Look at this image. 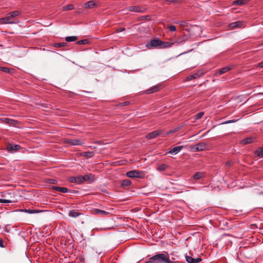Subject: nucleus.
I'll list each match as a JSON object with an SVG mask.
<instances>
[{
  "instance_id": "nucleus-37",
  "label": "nucleus",
  "mask_w": 263,
  "mask_h": 263,
  "mask_svg": "<svg viewBox=\"0 0 263 263\" xmlns=\"http://www.w3.org/2000/svg\"><path fill=\"white\" fill-rule=\"evenodd\" d=\"M77 183L81 184L83 183L82 176H78L76 177Z\"/></svg>"
},
{
  "instance_id": "nucleus-19",
  "label": "nucleus",
  "mask_w": 263,
  "mask_h": 263,
  "mask_svg": "<svg viewBox=\"0 0 263 263\" xmlns=\"http://www.w3.org/2000/svg\"><path fill=\"white\" fill-rule=\"evenodd\" d=\"M22 212L27 213L28 214H36L39 213L44 212L43 210H34V209H23L22 210Z\"/></svg>"
},
{
  "instance_id": "nucleus-46",
  "label": "nucleus",
  "mask_w": 263,
  "mask_h": 263,
  "mask_svg": "<svg viewBox=\"0 0 263 263\" xmlns=\"http://www.w3.org/2000/svg\"><path fill=\"white\" fill-rule=\"evenodd\" d=\"M0 247L4 248L5 246L4 245L3 240L2 239H0Z\"/></svg>"
},
{
  "instance_id": "nucleus-7",
  "label": "nucleus",
  "mask_w": 263,
  "mask_h": 263,
  "mask_svg": "<svg viewBox=\"0 0 263 263\" xmlns=\"http://www.w3.org/2000/svg\"><path fill=\"white\" fill-rule=\"evenodd\" d=\"M64 142L65 143L69 144L70 145H82L84 144L83 142L79 139H65L64 140Z\"/></svg>"
},
{
  "instance_id": "nucleus-45",
  "label": "nucleus",
  "mask_w": 263,
  "mask_h": 263,
  "mask_svg": "<svg viewBox=\"0 0 263 263\" xmlns=\"http://www.w3.org/2000/svg\"><path fill=\"white\" fill-rule=\"evenodd\" d=\"M235 122V120H229V121H226L223 123V124H228V123H233V122Z\"/></svg>"
},
{
  "instance_id": "nucleus-31",
  "label": "nucleus",
  "mask_w": 263,
  "mask_h": 263,
  "mask_svg": "<svg viewBox=\"0 0 263 263\" xmlns=\"http://www.w3.org/2000/svg\"><path fill=\"white\" fill-rule=\"evenodd\" d=\"M184 0H164V2L167 3L168 4H170L171 3L176 4L177 3H180Z\"/></svg>"
},
{
  "instance_id": "nucleus-51",
  "label": "nucleus",
  "mask_w": 263,
  "mask_h": 263,
  "mask_svg": "<svg viewBox=\"0 0 263 263\" xmlns=\"http://www.w3.org/2000/svg\"><path fill=\"white\" fill-rule=\"evenodd\" d=\"M55 180L53 179L50 180V182L51 183H55Z\"/></svg>"
},
{
  "instance_id": "nucleus-25",
  "label": "nucleus",
  "mask_w": 263,
  "mask_h": 263,
  "mask_svg": "<svg viewBox=\"0 0 263 263\" xmlns=\"http://www.w3.org/2000/svg\"><path fill=\"white\" fill-rule=\"evenodd\" d=\"M94 213L97 214H100L103 215H107L109 214L108 212L98 209H95Z\"/></svg>"
},
{
  "instance_id": "nucleus-36",
  "label": "nucleus",
  "mask_w": 263,
  "mask_h": 263,
  "mask_svg": "<svg viewBox=\"0 0 263 263\" xmlns=\"http://www.w3.org/2000/svg\"><path fill=\"white\" fill-rule=\"evenodd\" d=\"M93 250L96 251V253L99 254H101L103 252V250L101 248H98L96 246H94L93 247Z\"/></svg>"
},
{
  "instance_id": "nucleus-9",
  "label": "nucleus",
  "mask_w": 263,
  "mask_h": 263,
  "mask_svg": "<svg viewBox=\"0 0 263 263\" xmlns=\"http://www.w3.org/2000/svg\"><path fill=\"white\" fill-rule=\"evenodd\" d=\"M129 11L136 12H144L145 8L141 6H130L127 8Z\"/></svg>"
},
{
  "instance_id": "nucleus-12",
  "label": "nucleus",
  "mask_w": 263,
  "mask_h": 263,
  "mask_svg": "<svg viewBox=\"0 0 263 263\" xmlns=\"http://www.w3.org/2000/svg\"><path fill=\"white\" fill-rule=\"evenodd\" d=\"M185 260L188 263H198L200 262L202 259L200 258H193L192 257L185 255Z\"/></svg>"
},
{
  "instance_id": "nucleus-33",
  "label": "nucleus",
  "mask_w": 263,
  "mask_h": 263,
  "mask_svg": "<svg viewBox=\"0 0 263 263\" xmlns=\"http://www.w3.org/2000/svg\"><path fill=\"white\" fill-rule=\"evenodd\" d=\"M67 45V43H65V42H63V43H55L54 44V46L55 47H58V48H61V47H65Z\"/></svg>"
},
{
  "instance_id": "nucleus-43",
  "label": "nucleus",
  "mask_w": 263,
  "mask_h": 263,
  "mask_svg": "<svg viewBox=\"0 0 263 263\" xmlns=\"http://www.w3.org/2000/svg\"><path fill=\"white\" fill-rule=\"evenodd\" d=\"M168 28L171 31H176V27L174 25H171L168 27Z\"/></svg>"
},
{
  "instance_id": "nucleus-4",
  "label": "nucleus",
  "mask_w": 263,
  "mask_h": 263,
  "mask_svg": "<svg viewBox=\"0 0 263 263\" xmlns=\"http://www.w3.org/2000/svg\"><path fill=\"white\" fill-rule=\"evenodd\" d=\"M126 175L129 178H143L145 177V173L142 171L133 170L127 172Z\"/></svg>"
},
{
  "instance_id": "nucleus-13",
  "label": "nucleus",
  "mask_w": 263,
  "mask_h": 263,
  "mask_svg": "<svg viewBox=\"0 0 263 263\" xmlns=\"http://www.w3.org/2000/svg\"><path fill=\"white\" fill-rule=\"evenodd\" d=\"M184 147V146H176V147H174V148H173L172 149H171L168 152V154H174V155H176L177 154H178L182 149H183Z\"/></svg>"
},
{
  "instance_id": "nucleus-49",
  "label": "nucleus",
  "mask_w": 263,
  "mask_h": 263,
  "mask_svg": "<svg viewBox=\"0 0 263 263\" xmlns=\"http://www.w3.org/2000/svg\"><path fill=\"white\" fill-rule=\"evenodd\" d=\"M185 24L186 23L184 21H182V22H180V25L181 26H184L185 25Z\"/></svg>"
},
{
  "instance_id": "nucleus-1",
  "label": "nucleus",
  "mask_w": 263,
  "mask_h": 263,
  "mask_svg": "<svg viewBox=\"0 0 263 263\" xmlns=\"http://www.w3.org/2000/svg\"><path fill=\"white\" fill-rule=\"evenodd\" d=\"M1 196L3 198H0V203H10L15 202L14 198V192L12 191L3 192L1 193Z\"/></svg>"
},
{
  "instance_id": "nucleus-44",
  "label": "nucleus",
  "mask_w": 263,
  "mask_h": 263,
  "mask_svg": "<svg viewBox=\"0 0 263 263\" xmlns=\"http://www.w3.org/2000/svg\"><path fill=\"white\" fill-rule=\"evenodd\" d=\"M184 42V41L182 40V39H180V40H178L177 41H176L175 42H174V43L175 44V43H177L178 44H180V43H182Z\"/></svg>"
},
{
  "instance_id": "nucleus-17",
  "label": "nucleus",
  "mask_w": 263,
  "mask_h": 263,
  "mask_svg": "<svg viewBox=\"0 0 263 263\" xmlns=\"http://www.w3.org/2000/svg\"><path fill=\"white\" fill-rule=\"evenodd\" d=\"M96 6H97V4L96 3L95 1H89L88 2L85 3L83 5L84 8H86V9L93 8Z\"/></svg>"
},
{
  "instance_id": "nucleus-23",
  "label": "nucleus",
  "mask_w": 263,
  "mask_h": 263,
  "mask_svg": "<svg viewBox=\"0 0 263 263\" xmlns=\"http://www.w3.org/2000/svg\"><path fill=\"white\" fill-rule=\"evenodd\" d=\"M174 43H171L168 42H162L161 41L160 47L162 48H167L172 46L174 45Z\"/></svg>"
},
{
  "instance_id": "nucleus-53",
  "label": "nucleus",
  "mask_w": 263,
  "mask_h": 263,
  "mask_svg": "<svg viewBox=\"0 0 263 263\" xmlns=\"http://www.w3.org/2000/svg\"><path fill=\"white\" fill-rule=\"evenodd\" d=\"M261 45H263V43L261 44Z\"/></svg>"
},
{
  "instance_id": "nucleus-8",
  "label": "nucleus",
  "mask_w": 263,
  "mask_h": 263,
  "mask_svg": "<svg viewBox=\"0 0 263 263\" xmlns=\"http://www.w3.org/2000/svg\"><path fill=\"white\" fill-rule=\"evenodd\" d=\"M21 148L20 145L8 144L6 148V150L10 153H14L18 151Z\"/></svg>"
},
{
  "instance_id": "nucleus-52",
  "label": "nucleus",
  "mask_w": 263,
  "mask_h": 263,
  "mask_svg": "<svg viewBox=\"0 0 263 263\" xmlns=\"http://www.w3.org/2000/svg\"><path fill=\"white\" fill-rule=\"evenodd\" d=\"M230 163L229 162H228L227 163V165H230Z\"/></svg>"
},
{
  "instance_id": "nucleus-5",
  "label": "nucleus",
  "mask_w": 263,
  "mask_h": 263,
  "mask_svg": "<svg viewBox=\"0 0 263 263\" xmlns=\"http://www.w3.org/2000/svg\"><path fill=\"white\" fill-rule=\"evenodd\" d=\"M207 144L204 142L198 143L190 147L191 151L194 152L202 151L207 148Z\"/></svg>"
},
{
  "instance_id": "nucleus-38",
  "label": "nucleus",
  "mask_w": 263,
  "mask_h": 263,
  "mask_svg": "<svg viewBox=\"0 0 263 263\" xmlns=\"http://www.w3.org/2000/svg\"><path fill=\"white\" fill-rule=\"evenodd\" d=\"M88 43H89V41L87 39L80 40L77 42V43L79 45L87 44Z\"/></svg>"
},
{
  "instance_id": "nucleus-35",
  "label": "nucleus",
  "mask_w": 263,
  "mask_h": 263,
  "mask_svg": "<svg viewBox=\"0 0 263 263\" xmlns=\"http://www.w3.org/2000/svg\"><path fill=\"white\" fill-rule=\"evenodd\" d=\"M255 154L257 156L262 157H263V147L260 148L258 150H257Z\"/></svg>"
},
{
  "instance_id": "nucleus-27",
  "label": "nucleus",
  "mask_w": 263,
  "mask_h": 263,
  "mask_svg": "<svg viewBox=\"0 0 263 263\" xmlns=\"http://www.w3.org/2000/svg\"><path fill=\"white\" fill-rule=\"evenodd\" d=\"M252 142H253V139L251 137H248V138H247L243 139V140H242L241 143L242 144L245 145V144L251 143Z\"/></svg>"
},
{
  "instance_id": "nucleus-48",
  "label": "nucleus",
  "mask_w": 263,
  "mask_h": 263,
  "mask_svg": "<svg viewBox=\"0 0 263 263\" xmlns=\"http://www.w3.org/2000/svg\"><path fill=\"white\" fill-rule=\"evenodd\" d=\"M128 104H129V102H127V101L123 102V103L120 104V105L121 106H125V105H128Z\"/></svg>"
},
{
  "instance_id": "nucleus-2",
  "label": "nucleus",
  "mask_w": 263,
  "mask_h": 263,
  "mask_svg": "<svg viewBox=\"0 0 263 263\" xmlns=\"http://www.w3.org/2000/svg\"><path fill=\"white\" fill-rule=\"evenodd\" d=\"M155 263H173L169 258L168 253H158L152 256Z\"/></svg>"
},
{
  "instance_id": "nucleus-3",
  "label": "nucleus",
  "mask_w": 263,
  "mask_h": 263,
  "mask_svg": "<svg viewBox=\"0 0 263 263\" xmlns=\"http://www.w3.org/2000/svg\"><path fill=\"white\" fill-rule=\"evenodd\" d=\"M21 14L20 11H14L8 13L6 16L0 18L1 24H15L17 22H14L12 18Z\"/></svg>"
},
{
  "instance_id": "nucleus-34",
  "label": "nucleus",
  "mask_w": 263,
  "mask_h": 263,
  "mask_svg": "<svg viewBox=\"0 0 263 263\" xmlns=\"http://www.w3.org/2000/svg\"><path fill=\"white\" fill-rule=\"evenodd\" d=\"M167 167V165L163 164H161L157 167V170L158 171H164Z\"/></svg>"
},
{
  "instance_id": "nucleus-42",
  "label": "nucleus",
  "mask_w": 263,
  "mask_h": 263,
  "mask_svg": "<svg viewBox=\"0 0 263 263\" xmlns=\"http://www.w3.org/2000/svg\"><path fill=\"white\" fill-rule=\"evenodd\" d=\"M69 181L70 182H74V183H77L76 177H70L69 179Z\"/></svg>"
},
{
  "instance_id": "nucleus-28",
  "label": "nucleus",
  "mask_w": 263,
  "mask_h": 263,
  "mask_svg": "<svg viewBox=\"0 0 263 263\" xmlns=\"http://www.w3.org/2000/svg\"><path fill=\"white\" fill-rule=\"evenodd\" d=\"M131 183H132V182L130 180H129L128 179H125L122 181L121 185L123 187L127 186L130 185L131 184Z\"/></svg>"
},
{
  "instance_id": "nucleus-29",
  "label": "nucleus",
  "mask_w": 263,
  "mask_h": 263,
  "mask_svg": "<svg viewBox=\"0 0 263 263\" xmlns=\"http://www.w3.org/2000/svg\"><path fill=\"white\" fill-rule=\"evenodd\" d=\"M77 40L76 36H67L65 38V40L67 42H74Z\"/></svg>"
},
{
  "instance_id": "nucleus-6",
  "label": "nucleus",
  "mask_w": 263,
  "mask_h": 263,
  "mask_svg": "<svg viewBox=\"0 0 263 263\" xmlns=\"http://www.w3.org/2000/svg\"><path fill=\"white\" fill-rule=\"evenodd\" d=\"M161 41L158 39H155L152 40L149 43L146 45V47L151 49L152 47H160Z\"/></svg>"
},
{
  "instance_id": "nucleus-21",
  "label": "nucleus",
  "mask_w": 263,
  "mask_h": 263,
  "mask_svg": "<svg viewBox=\"0 0 263 263\" xmlns=\"http://www.w3.org/2000/svg\"><path fill=\"white\" fill-rule=\"evenodd\" d=\"M52 189L63 193H67L68 192V189L66 187L53 186Z\"/></svg>"
},
{
  "instance_id": "nucleus-41",
  "label": "nucleus",
  "mask_w": 263,
  "mask_h": 263,
  "mask_svg": "<svg viewBox=\"0 0 263 263\" xmlns=\"http://www.w3.org/2000/svg\"><path fill=\"white\" fill-rule=\"evenodd\" d=\"M1 69L3 71L5 72L6 73H10V69L7 67H0Z\"/></svg>"
},
{
  "instance_id": "nucleus-16",
  "label": "nucleus",
  "mask_w": 263,
  "mask_h": 263,
  "mask_svg": "<svg viewBox=\"0 0 263 263\" xmlns=\"http://www.w3.org/2000/svg\"><path fill=\"white\" fill-rule=\"evenodd\" d=\"M79 155L87 158H90L93 157L95 155V153L93 152H84L80 153Z\"/></svg>"
},
{
  "instance_id": "nucleus-22",
  "label": "nucleus",
  "mask_w": 263,
  "mask_h": 263,
  "mask_svg": "<svg viewBox=\"0 0 263 263\" xmlns=\"http://www.w3.org/2000/svg\"><path fill=\"white\" fill-rule=\"evenodd\" d=\"M248 2L247 0H236L233 2V5H243L247 4Z\"/></svg>"
},
{
  "instance_id": "nucleus-39",
  "label": "nucleus",
  "mask_w": 263,
  "mask_h": 263,
  "mask_svg": "<svg viewBox=\"0 0 263 263\" xmlns=\"http://www.w3.org/2000/svg\"><path fill=\"white\" fill-rule=\"evenodd\" d=\"M203 114H204L203 112H200L197 114L195 116V118L196 119H199L202 117V116H203Z\"/></svg>"
},
{
  "instance_id": "nucleus-40",
  "label": "nucleus",
  "mask_w": 263,
  "mask_h": 263,
  "mask_svg": "<svg viewBox=\"0 0 263 263\" xmlns=\"http://www.w3.org/2000/svg\"><path fill=\"white\" fill-rule=\"evenodd\" d=\"M5 121L6 123H7L8 124H12L14 123L15 121L13 120H12V119H8V118H6L5 119Z\"/></svg>"
},
{
  "instance_id": "nucleus-30",
  "label": "nucleus",
  "mask_w": 263,
  "mask_h": 263,
  "mask_svg": "<svg viewBox=\"0 0 263 263\" xmlns=\"http://www.w3.org/2000/svg\"><path fill=\"white\" fill-rule=\"evenodd\" d=\"M203 176V173L201 172H198L195 174L194 176V179L195 180H198L201 178Z\"/></svg>"
},
{
  "instance_id": "nucleus-14",
  "label": "nucleus",
  "mask_w": 263,
  "mask_h": 263,
  "mask_svg": "<svg viewBox=\"0 0 263 263\" xmlns=\"http://www.w3.org/2000/svg\"><path fill=\"white\" fill-rule=\"evenodd\" d=\"M83 182L85 181H88L92 182L95 180V177L91 174H88L84 176H82Z\"/></svg>"
},
{
  "instance_id": "nucleus-10",
  "label": "nucleus",
  "mask_w": 263,
  "mask_h": 263,
  "mask_svg": "<svg viewBox=\"0 0 263 263\" xmlns=\"http://www.w3.org/2000/svg\"><path fill=\"white\" fill-rule=\"evenodd\" d=\"M231 29H235L244 27V23L242 21H237L231 23L229 25Z\"/></svg>"
},
{
  "instance_id": "nucleus-15",
  "label": "nucleus",
  "mask_w": 263,
  "mask_h": 263,
  "mask_svg": "<svg viewBox=\"0 0 263 263\" xmlns=\"http://www.w3.org/2000/svg\"><path fill=\"white\" fill-rule=\"evenodd\" d=\"M160 89V87L159 85H155L151 87V88L146 90L145 91V93H152L158 91Z\"/></svg>"
},
{
  "instance_id": "nucleus-50",
  "label": "nucleus",
  "mask_w": 263,
  "mask_h": 263,
  "mask_svg": "<svg viewBox=\"0 0 263 263\" xmlns=\"http://www.w3.org/2000/svg\"><path fill=\"white\" fill-rule=\"evenodd\" d=\"M258 66L263 68V61L258 64Z\"/></svg>"
},
{
  "instance_id": "nucleus-24",
  "label": "nucleus",
  "mask_w": 263,
  "mask_h": 263,
  "mask_svg": "<svg viewBox=\"0 0 263 263\" xmlns=\"http://www.w3.org/2000/svg\"><path fill=\"white\" fill-rule=\"evenodd\" d=\"M81 214L74 210H70L68 213L70 217L76 218L79 216Z\"/></svg>"
},
{
  "instance_id": "nucleus-26",
  "label": "nucleus",
  "mask_w": 263,
  "mask_h": 263,
  "mask_svg": "<svg viewBox=\"0 0 263 263\" xmlns=\"http://www.w3.org/2000/svg\"><path fill=\"white\" fill-rule=\"evenodd\" d=\"M74 5L72 4H69L67 5L66 6H64L62 8L63 11H68V10H71L74 9Z\"/></svg>"
},
{
  "instance_id": "nucleus-18",
  "label": "nucleus",
  "mask_w": 263,
  "mask_h": 263,
  "mask_svg": "<svg viewBox=\"0 0 263 263\" xmlns=\"http://www.w3.org/2000/svg\"><path fill=\"white\" fill-rule=\"evenodd\" d=\"M159 130L153 131L146 136L147 139H153L157 137L160 134Z\"/></svg>"
},
{
  "instance_id": "nucleus-11",
  "label": "nucleus",
  "mask_w": 263,
  "mask_h": 263,
  "mask_svg": "<svg viewBox=\"0 0 263 263\" xmlns=\"http://www.w3.org/2000/svg\"><path fill=\"white\" fill-rule=\"evenodd\" d=\"M203 74V73L202 72V71H200V70H199L197 72L193 74H191L190 76H189V77H187L186 78V81H191L193 79H197L198 78H199L201 76H202V75Z\"/></svg>"
},
{
  "instance_id": "nucleus-47",
  "label": "nucleus",
  "mask_w": 263,
  "mask_h": 263,
  "mask_svg": "<svg viewBox=\"0 0 263 263\" xmlns=\"http://www.w3.org/2000/svg\"><path fill=\"white\" fill-rule=\"evenodd\" d=\"M124 30H125L124 28H120L117 29V31L118 32H122V31H124Z\"/></svg>"
},
{
  "instance_id": "nucleus-20",
  "label": "nucleus",
  "mask_w": 263,
  "mask_h": 263,
  "mask_svg": "<svg viewBox=\"0 0 263 263\" xmlns=\"http://www.w3.org/2000/svg\"><path fill=\"white\" fill-rule=\"evenodd\" d=\"M231 69V67H229V66L225 67H223V68L220 69V70H219L218 71H217L216 72V74H218V75H220V74L226 73V72L228 71L229 70H230Z\"/></svg>"
},
{
  "instance_id": "nucleus-32",
  "label": "nucleus",
  "mask_w": 263,
  "mask_h": 263,
  "mask_svg": "<svg viewBox=\"0 0 263 263\" xmlns=\"http://www.w3.org/2000/svg\"><path fill=\"white\" fill-rule=\"evenodd\" d=\"M181 128V126H178L175 128H174L173 129H171L170 130H169L168 132H167L166 134H165V135H168L169 134H172V133H174L178 130H179V129H180Z\"/></svg>"
}]
</instances>
